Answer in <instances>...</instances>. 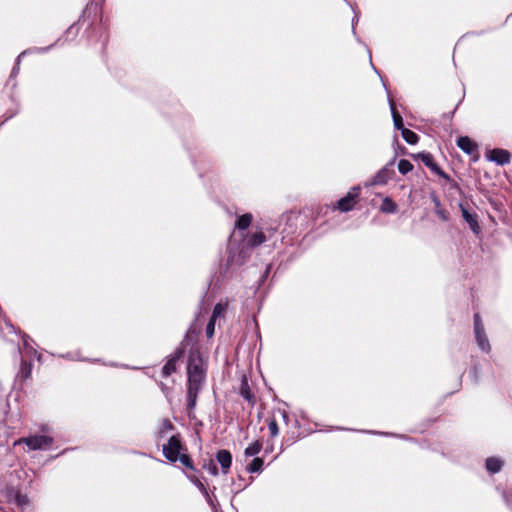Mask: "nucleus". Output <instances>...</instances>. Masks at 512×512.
Here are the masks:
<instances>
[{"instance_id":"1","label":"nucleus","mask_w":512,"mask_h":512,"mask_svg":"<svg viewBox=\"0 0 512 512\" xmlns=\"http://www.w3.org/2000/svg\"><path fill=\"white\" fill-rule=\"evenodd\" d=\"M187 410L190 412L196 407L198 393L202 389L206 377L203 359L198 351H191L187 366Z\"/></svg>"},{"instance_id":"2","label":"nucleus","mask_w":512,"mask_h":512,"mask_svg":"<svg viewBox=\"0 0 512 512\" xmlns=\"http://www.w3.org/2000/svg\"><path fill=\"white\" fill-rule=\"evenodd\" d=\"M184 448L181 444L179 436H172L166 445L163 446V454L167 460L171 462L180 461L182 465L188 468H193L190 457L183 453Z\"/></svg>"},{"instance_id":"3","label":"nucleus","mask_w":512,"mask_h":512,"mask_svg":"<svg viewBox=\"0 0 512 512\" xmlns=\"http://www.w3.org/2000/svg\"><path fill=\"white\" fill-rule=\"evenodd\" d=\"M20 443L26 444L30 450H43L52 445L53 438L46 435H34L19 439L15 442V445Z\"/></svg>"},{"instance_id":"4","label":"nucleus","mask_w":512,"mask_h":512,"mask_svg":"<svg viewBox=\"0 0 512 512\" xmlns=\"http://www.w3.org/2000/svg\"><path fill=\"white\" fill-rule=\"evenodd\" d=\"M360 187H353L337 202V208L342 212H348L353 209L356 199L359 197Z\"/></svg>"},{"instance_id":"5","label":"nucleus","mask_w":512,"mask_h":512,"mask_svg":"<svg viewBox=\"0 0 512 512\" xmlns=\"http://www.w3.org/2000/svg\"><path fill=\"white\" fill-rule=\"evenodd\" d=\"M487 158L499 165H505L510 162L511 154L507 150L496 148L489 152Z\"/></svg>"},{"instance_id":"6","label":"nucleus","mask_w":512,"mask_h":512,"mask_svg":"<svg viewBox=\"0 0 512 512\" xmlns=\"http://www.w3.org/2000/svg\"><path fill=\"white\" fill-rule=\"evenodd\" d=\"M183 355L182 349H177L168 359L166 364L162 368V374L164 377L170 376L176 371V364Z\"/></svg>"},{"instance_id":"7","label":"nucleus","mask_w":512,"mask_h":512,"mask_svg":"<svg viewBox=\"0 0 512 512\" xmlns=\"http://www.w3.org/2000/svg\"><path fill=\"white\" fill-rule=\"evenodd\" d=\"M216 459L221 466L223 474H227L232 464V455L228 450L222 449L217 452Z\"/></svg>"},{"instance_id":"8","label":"nucleus","mask_w":512,"mask_h":512,"mask_svg":"<svg viewBox=\"0 0 512 512\" xmlns=\"http://www.w3.org/2000/svg\"><path fill=\"white\" fill-rule=\"evenodd\" d=\"M460 210L462 217L469 224L471 230L478 234L480 232V226L478 224L477 215L470 213L462 204H460Z\"/></svg>"},{"instance_id":"9","label":"nucleus","mask_w":512,"mask_h":512,"mask_svg":"<svg viewBox=\"0 0 512 512\" xmlns=\"http://www.w3.org/2000/svg\"><path fill=\"white\" fill-rule=\"evenodd\" d=\"M457 146L468 155L473 154L477 150V145L468 136L459 137Z\"/></svg>"},{"instance_id":"10","label":"nucleus","mask_w":512,"mask_h":512,"mask_svg":"<svg viewBox=\"0 0 512 512\" xmlns=\"http://www.w3.org/2000/svg\"><path fill=\"white\" fill-rule=\"evenodd\" d=\"M474 332H475V337H476V340H477V343H478V346L480 347V349L482 351L489 352L491 347H490L489 340L486 336L485 330L480 329V330H476Z\"/></svg>"},{"instance_id":"11","label":"nucleus","mask_w":512,"mask_h":512,"mask_svg":"<svg viewBox=\"0 0 512 512\" xmlns=\"http://www.w3.org/2000/svg\"><path fill=\"white\" fill-rule=\"evenodd\" d=\"M391 174H392V171L389 168H387V167L382 168L375 175V177L373 179V184H379V185L386 184L387 181L389 180V178L391 177Z\"/></svg>"},{"instance_id":"12","label":"nucleus","mask_w":512,"mask_h":512,"mask_svg":"<svg viewBox=\"0 0 512 512\" xmlns=\"http://www.w3.org/2000/svg\"><path fill=\"white\" fill-rule=\"evenodd\" d=\"M503 462L495 457H490L486 460V469L490 473H497L502 469Z\"/></svg>"},{"instance_id":"13","label":"nucleus","mask_w":512,"mask_h":512,"mask_svg":"<svg viewBox=\"0 0 512 512\" xmlns=\"http://www.w3.org/2000/svg\"><path fill=\"white\" fill-rule=\"evenodd\" d=\"M432 201L434 203L435 212L438 215L439 218H441L443 221L448 220V214L447 212L442 208L441 202L439 198L436 195L432 196Z\"/></svg>"},{"instance_id":"14","label":"nucleus","mask_w":512,"mask_h":512,"mask_svg":"<svg viewBox=\"0 0 512 512\" xmlns=\"http://www.w3.org/2000/svg\"><path fill=\"white\" fill-rule=\"evenodd\" d=\"M390 106H391V112H392V117H393V122H394V126L396 129L398 130H401V132L403 131V129H406L403 125V120H402V117L401 115L397 112L393 102H390Z\"/></svg>"},{"instance_id":"15","label":"nucleus","mask_w":512,"mask_h":512,"mask_svg":"<svg viewBox=\"0 0 512 512\" xmlns=\"http://www.w3.org/2000/svg\"><path fill=\"white\" fill-rule=\"evenodd\" d=\"M266 241V236L263 232H256L252 234L248 240V245L251 247H256L261 245Z\"/></svg>"},{"instance_id":"16","label":"nucleus","mask_w":512,"mask_h":512,"mask_svg":"<svg viewBox=\"0 0 512 512\" xmlns=\"http://www.w3.org/2000/svg\"><path fill=\"white\" fill-rule=\"evenodd\" d=\"M261 449H262V442L257 440L246 447L244 454L247 457H252V456L257 455L261 451Z\"/></svg>"},{"instance_id":"17","label":"nucleus","mask_w":512,"mask_h":512,"mask_svg":"<svg viewBox=\"0 0 512 512\" xmlns=\"http://www.w3.org/2000/svg\"><path fill=\"white\" fill-rule=\"evenodd\" d=\"M252 222V215L249 213L240 216L236 222V227L240 230L247 229Z\"/></svg>"},{"instance_id":"18","label":"nucleus","mask_w":512,"mask_h":512,"mask_svg":"<svg viewBox=\"0 0 512 512\" xmlns=\"http://www.w3.org/2000/svg\"><path fill=\"white\" fill-rule=\"evenodd\" d=\"M402 134V137L403 139L408 143V144H411V145H414L418 142L419 140V137L418 135L413 132L412 130H409V129H403V131L401 132Z\"/></svg>"},{"instance_id":"19","label":"nucleus","mask_w":512,"mask_h":512,"mask_svg":"<svg viewBox=\"0 0 512 512\" xmlns=\"http://www.w3.org/2000/svg\"><path fill=\"white\" fill-rule=\"evenodd\" d=\"M264 461L262 458L256 457L247 466V471L250 473L260 472L262 470Z\"/></svg>"},{"instance_id":"20","label":"nucleus","mask_w":512,"mask_h":512,"mask_svg":"<svg viewBox=\"0 0 512 512\" xmlns=\"http://www.w3.org/2000/svg\"><path fill=\"white\" fill-rule=\"evenodd\" d=\"M226 310H227V303H225V304L217 303L214 306L211 318L213 320H216L217 318L222 317L225 314Z\"/></svg>"},{"instance_id":"21","label":"nucleus","mask_w":512,"mask_h":512,"mask_svg":"<svg viewBox=\"0 0 512 512\" xmlns=\"http://www.w3.org/2000/svg\"><path fill=\"white\" fill-rule=\"evenodd\" d=\"M413 165L410 161L406 159H401L398 163V170L401 174L405 175L412 171Z\"/></svg>"},{"instance_id":"22","label":"nucleus","mask_w":512,"mask_h":512,"mask_svg":"<svg viewBox=\"0 0 512 512\" xmlns=\"http://www.w3.org/2000/svg\"><path fill=\"white\" fill-rule=\"evenodd\" d=\"M418 157L423 162V164L425 166H427L428 168H430L435 163L434 159H433V156L430 153L423 152V153H420L418 155Z\"/></svg>"},{"instance_id":"23","label":"nucleus","mask_w":512,"mask_h":512,"mask_svg":"<svg viewBox=\"0 0 512 512\" xmlns=\"http://www.w3.org/2000/svg\"><path fill=\"white\" fill-rule=\"evenodd\" d=\"M431 171L440 176L441 178L445 179L446 181H450V177L436 164L434 163L430 167Z\"/></svg>"},{"instance_id":"24","label":"nucleus","mask_w":512,"mask_h":512,"mask_svg":"<svg viewBox=\"0 0 512 512\" xmlns=\"http://www.w3.org/2000/svg\"><path fill=\"white\" fill-rule=\"evenodd\" d=\"M382 210L385 212H395L396 205L393 203L392 200L386 198L383 202Z\"/></svg>"},{"instance_id":"25","label":"nucleus","mask_w":512,"mask_h":512,"mask_svg":"<svg viewBox=\"0 0 512 512\" xmlns=\"http://www.w3.org/2000/svg\"><path fill=\"white\" fill-rule=\"evenodd\" d=\"M215 321L216 320H213L212 318H210L207 326H206V335L208 338H211L213 337L214 335V332H215Z\"/></svg>"},{"instance_id":"26","label":"nucleus","mask_w":512,"mask_h":512,"mask_svg":"<svg viewBox=\"0 0 512 512\" xmlns=\"http://www.w3.org/2000/svg\"><path fill=\"white\" fill-rule=\"evenodd\" d=\"M268 429H269V432H270V435L272 437H275L278 435L279 433V429H278V425L276 423V421L274 419H272L269 423H268Z\"/></svg>"},{"instance_id":"27","label":"nucleus","mask_w":512,"mask_h":512,"mask_svg":"<svg viewBox=\"0 0 512 512\" xmlns=\"http://www.w3.org/2000/svg\"><path fill=\"white\" fill-rule=\"evenodd\" d=\"M241 395L248 401L252 402V394L249 391L247 383H245L241 388Z\"/></svg>"},{"instance_id":"28","label":"nucleus","mask_w":512,"mask_h":512,"mask_svg":"<svg viewBox=\"0 0 512 512\" xmlns=\"http://www.w3.org/2000/svg\"><path fill=\"white\" fill-rule=\"evenodd\" d=\"M15 502L19 505V506H24V505H27L28 504V498L27 496L25 495H22L20 493H16L15 494Z\"/></svg>"},{"instance_id":"29","label":"nucleus","mask_w":512,"mask_h":512,"mask_svg":"<svg viewBox=\"0 0 512 512\" xmlns=\"http://www.w3.org/2000/svg\"><path fill=\"white\" fill-rule=\"evenodd\" d=\"M21 373L24 378H28L31 373V365H28L26 362H22L21 364Z\"/></svg>"},{"instance_id":"30","label":"nucleus","mask_w":512,"mask_h":512,"mask_svg":"<svg viewBox=\"0 0 512 512\" xmlns=\"http://www.w3.org/2000/svg\"><path fill=\"white\" fill-rule=\"evenodd\" d=\"M484 329L480 315L476 313L474 315V331Z\"/></svg>"},{"instance_id":"31","label":"nucleus","mask_w":512,"mask_h":512,"mask_svg":"<svg viewBox=\"0 0 512 512\" xmlns=\"http://www.w3.org/2000/svg\"><path fill=\"white\" fill-rule=\"evenodd\" d=\"M161 425H162V431H170L173 429V425L170 422V420H168V419H163Z\"/></svg>"},{"instance_id":"32","label":"nucleus","mask_w":512,"mask_h":512,"mask_svg":"<svg viewBox=\"0 0 512 512\" xmlns=\"http://www.w3.org/2000/svg\"><path fill=\"white\" fill-rule=\"evenodd\" d=\"M207 467H208L209 472L212 475H217V473H218L217 467H216V465L213 462H211L209 465H207Z\"/></svg>"}]
</instances>
